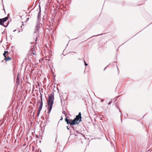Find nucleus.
<instances>
[{"instance_id": "4be33fe9", "label": "nucleus", "mask_w": 152, "mask_h": 152, "mask_svg": "<svg viewBox=\"0 0 152 152\" xmlns=\"http://www.w3.org/2000/svg\"><path fill=\"white\" fill-rule=\"evenodd\" d=\"M76 132L77 133V134H81V133H80L78 131H77V130H76Z\"/></svg>"}, {"instance_id": "5701e85b", "label": "nucleus", "mask_w": 152, "mask_h": 152, "mask_svg": "<svg viewBox=\"0 0 152 152\" xmlns=\"http://www.w3.org/2000/svg\"><path fill=\"white\" fill-rule=\"evenodd\" d=\"M111 104V101H109L108 103V105H110Z\"/></svg>"}, {"instance_id": "72a5a7b5", "label": "nucleus", "mask_w": 152, "mask_h": 152, "mask_svg": "<svg viewBox=\"0 0 152 152\" xmlns=\"http://www.w3.org/2000/svg\"><path fill=\"white\" fill-rule=\"evenodd\" d=\"M63 120V118L61 117V118L60 119V121H62Z\"/></svg>"}, {"instance_id": "a18cd8bd", "label": "nucleus", "mask_w": 152, "mask_h": 152, "mask_svg": "<svg viewBox=\"0 0 152 152\" xmlns=\"http://www.w3.org/2000/svg\"><path fill=\"white\" fill-rule=\"evenodd\" d=\"M151 23H152V22L149 25H148V26H149V25L151 24Z\"/></svg>"}, {"instance_id": "3c124183", "label": "nucleus", "mask_w": 152, "mask_h": 152, "mask_svg": "<svg viewBox=\"0 0 152 152\" xmlns=\"http://www.w3.org/2000/svg\"><path fill=\"white\" fill-rule=\"evenodd\" d=\"M78 59H79V60H80V58H78Z\"/></svg>"}, {"instance_id": "a878e982", "label": "nucleus", "mask_w": 152, "mask_h": 152, "mask_svg": "<svg viewBox=\"0 0 152 152\" xmlns=\"http://www.w3.org/2000/svg\"><path fill=\"white\" fill-rule=\"evenodd\" d=\"M37 37H36V39L35 40V41H36V43H37Z\"/></svg>"}, {"instance_id": "ddd939ff", "label": "nucleus", "mask_w": 152, "mask_h": 152, "mask_svg": "<svg viewBox=\"0 0 152 152\" xmlns=\"http://www.w3.org/2000/svg\"><path fill=\"white\" fill-rule=\"evenodd\" d=\"M116 106L117 107V108L119 110V112L121 113V115H122V112H121V110L119 109V107H118V106H117V105H116ZM121 122L122 123V118H121Z\"/></svg>"}, {"instance_id": "6ab92c4d", "label": "nucleus", "mask_w": 152, "mask_h": 152, "mask_svg": "<svg viewBox=\"0 0 152 152\" xmlns=\"http://www.w3.org/2000/svg\"><path fill=\"white\" fill-rule=\"evenodd\" d=\"M9 22L8 21L7 23V26H5L4 25V27H7V26H8V25H9Z\"/></svg>"}, {"instance_id": "7c9ffc66", "label": "nucleus", "mask_w": 152, "mask_h": 152, "mask_svg": "<svg viewBox=\"0 0 152 152\" xmlns=\"http://www.w3.org/2000/svg\"><path fill=\"white\" fill-rule=\"evenodd\" d=\"M57 90L58 91V92H59V89L57 87Z\"/></svg>"}, {"instance_id": "473e14b6", "label": "nucleus", "mask_w": 152, "mask_h": 152, "mask_svg": "<svg viewBox=\"0 0 152 152\" xmlns=\"http://www.w3.org/2000/svg\"><path fill=\"white\" fill-rule=\"evenodd\" d=\"M104 101V100L103 99H102V100H101V102H103Z\"/></svg>"}, {"instance_id": "f704fd0d", "label": "nucleus", "mask_w": 152, "mask_h": 152, "mask_svg": "<svg viewBox=\"0 0 152 152\" xmlns=\"http://www.w3.org/2000/svg\"><path fill=\"white\" fill-rule=\"evenodd\" d=\"M107 67V66L106 67H105L104 69V70H105V69H106V67Z\"/></svg>"}, {"instance_id": "de8ad7c7", "label": "nucleus", "mask_w": 152, "mask_h": 152, "mask_svg": "<svg viewBox=\"0 0 152 152\" xmlns=\"http://www.w3.org/2000/svg\"><path fill=\"white\" fill-rule=\"evenodd\" d=\"M3 61H4V60H2V61H1V62H3Z\"/></svg>"}, {"instance_id": "e433bc0d", "label": "nucleus", "mask_w": 152, "mask_h": 152, "mask_svg": "<svg viewBox=\"0 0 152 152\" xmlns=\"http://www.w3.org/2000/svg\"><path fill=\"white\" fill-rule=\"evenodd\" d=\"M34 51H33V52L32 53V54L34 55L35 54V53H34Z\"/></svg>"}, {"instance_id": "37998d69", "label": "nucleus", "mask_w": 152, "mask_h": 152, "mask_svg": "<svg viewBox=\"0 0 152 152\" xmlns=\"http://www.w3.org/2000/svg\"><path fill=\"white\" fill-rule=\"evenodd\" d=\"M84 64L85 63H86V61H85V60H84Z\"/></svg>"}, {"instance_id": "ea45409f", "label": "nucleus", "mask_w": 152, "mask_h": 152, "mask_svg": "<svg viewBox=\"0 0 152 152\" xmlns=\"http://www.w3.org/2000/svg\"><path fill=\"white\" fill-rule=\"evenodd\" d=\"M72 52V53H76V52Z\"/></svg>"}, {"instance_id": "58836bf2", "label": "nucleus", "mask_w": 152, "mask_h": 152, "mask_svg": "<svg viewBox=\"0 0 152 152\" xmlns=\"http://www.w3.org/2000/svg\"><path fill=\"white\" fill-rule=\"evenodd\" d=\"M20 32V31L19 30H18V33H19V32Z\"/></svg>"}, {"instance_id": "864d4df0", "label": "nucleus", "mask_w": 152, "mask_h": 152, "mask_svg": "<svg viewBox=\"0 0 152 152\" xmlns=\"http://www.w3.org/2000/svg\"><path fill=\"white\" fill-rule=\"evenodd\" d=\"M27 152H29L28 151Z\"/></svg>"}, {"instance_id": "c85d7f7f", "label": "nucleus", "mask_w": 152, "mask_h": 152, "mask_svg": "<svg viewBox=\"0 0 152 152\" xmlns=\"http://www.w3.org/2000/svg\"><path fill=\"white\" fill-rule=\"evenodd\" d=\"M8 53V51H4V53H6V54L7 53Z\"/></svg>"}, {"instance_id": "423d86ee", "label": "nucleus", "mask_w": 152, "mask_h": 152, "mask_svg": "<svg viewBox=\"0 0 152 152\" xmlns=\"http://www.w3.org/2000/svg\"><path fill=\"white\" fill-rule=\"evenodd\" d=\"M43 105H41V104H40L39 109L38 111V113H37V116H38L39 115V114L40 113V112L41 111V110H42V107Z\"/></svg>"}, {"instance_id": "c9c22d12", "label": "nucleus", "mask_w": 152, "mask_h": 152, "mask_svg": "<svg viewBox=\"0 0 152 152\" xmlns=\"http://www.w3.org/2000/svg\"><path fill=\"white\" fill-rule=\"evenodd\" d=\"M60 97L61 98V96H60Z\"/></svg>"}, {"instance_id": "09e8293b", "label": "nucleus", "mask_w": 152, "mask_h": 152, "mask_svg": "<svg viewBox=\"0 0 152 152\" xmlns=\"http://www.w3.org/2000/svg\"><path fill=\"white\" fill-rule=\"evenodd\" d=\"M138 34V33H137L135 35H136L137 34Z\"/></svg>"}, {"instance_id": "c756f323", "label": "nucleus", "mask_w": 152, "mask_h": 152, "mask_svg": "<svg viewBox=\"0 0 152 152\" xmlns=\"http://www.w3.org/2000/svg\"><path fill=\"white\" fill-rule=\"evenodd\" d=\"M24 24L23 22H22V26H24Z\"/></svg>"}, {"instance_id": "2eb2a0df", "label": "nucleus", "mask_w": 152, "mask_h": 152, "mask_svg": "<svg viewBox=\"0 0 152 152\" xmlns=\"http://www.w3.org/2000/svg\"><path fill=\"white\" fill-rule=\"evenodd\" d=\"M47 120H46V121L45 122H44L43 123V126L44 127V128H45V126H46L47 124Z\"/></svg>"}, {"instance_id": "39448f33", "label": "nucleus", "mask_w": 152, "mask_h": 152, "mask_svg": "<svg viewBox=\"0 0 152 152\" xmlns=\"http://www.w3.org/2000/svg\"><path fill=\"white\" fill-rule=\"evenodd\" d=\"M43 105H41V104H40L39 109L38 111V113H37V116H38L39 115V114L40 113V112L41 111V110H42V107Z\"/></svg>"}, {"instance_id": "7ed1b4c3", "label": "nucleus", "mask_w": 152, "mask_h": 152, "mask_svg": "<svg viewBox=\"0 0 152 152\" xmlns=\"http://www.w3.org/2000/svg\"><path fill=\"white\" fill-rule=\"evenodd\" d=\"M73 120L75 122L78 123V124L82 120L81 113L79 112L78 114L76 116L75 118L73 119Z\"/></svg>"}, {"instance_id": "9d476101", "label": "nucleus", "mask_w": 152, "mask_h": 152, "mask_svg": "<svg viewBox=\"0 0 152 152\" xmlns=\"http://www.w3.org/2000/svg\"><path fill=\"white\" fill-rule=\"evenodd\" d=\"M11 59V58L9 56H8L7 57H6V58H4V60L5 61H9Z\"/></svg>"}, {"instance_id": "4468645a", "label": "nucleus", "mask_w": 152, "mask_h": 152, "mask_svg": "<svg viewBox=\"0 0 152 152\" xmlns=\"http://www.w3.org/2000/svg\"><path fill=\"white\" fill-rule=\"evenodd\" d=\"M8 17H6L3 18H2L3 19V20L4 21V22H6L8 19Z\"/></svg>"}, {"instance_id": "0eeeda50", "label": "nucleus", "mask_w": 152, "mask_h": 152, "mask_svg": "<svg viewBox=\"0 0 152 152\" xmlns=\"http://www.w3.org/2000/svg\"><path fill=\"white\" fill-rule=\"evenodd\" d=\"M39 11L38 13V15H37V20H39V18L40 17L41 15V8L40 5H39Z\"/></svg>"}, {"instance_id": "6e6552de", "label": "nucleus", "mask_w": 152, "mask_h": 152, "mask_svg": "<svg viewBox=\"0 0 152 152\" xmlns=\"http://www.w3.org/2000/svg\"><path fill=\"white\" fill-rule=\"evenodd\" d=\"M40 100L39 101V102L40 103V104H41V105H43V102L42 94L41 93H40Z\"/></svg>"}, {"instance_id": "a211bd4d", "label": "nucleus", "mask_w": 152, "mask_h": 152, "mask_svg": "<svg viewBox=\"0 0 152 152\" xmlns=\"http://www.w3.org/2000/svg\"><path fill=\"white\" fill-rule=\"evenodd\" d=\"M103 34H97V35H94V36H93L92 37L97 36H99V35H102Z\"/></svg>"}, {"instance_id": "9b49d317", "label": "nucleus", "mask_w": 152, "mask_h": 152, "mask_svg": "<svg viewBox=\"0 0 152 152\" xmlns=\"http://www.w3.org/2000/svg\"><path fill=\"white\" fill-rule=\"evenodd\" d=\"M45 32L46 33L47 35L49 34V33H50L49 30L48 28H46L45 29Z\"/></svg>"}, {"instance_id": "393cba45", "label": "nucleus", "mask_w": 152, "mask_h": 152, "mask_svg": "<svg viewBox=\"0 0 152 152\" xmlns=\"http://www.w3.org/2000/svg\"><path fill=\"white\" fill-rule=\"evenodd\" d=\"M66 128L68 130H69L70 129H69V127L68 126H66Z\"/></svg>"}, {"instance_id": "a19ab883", "label": "nucleus", "mask_w": 152, "mask_h": 152, "mask_svg": "<svg viewBox=\"0 0 152 152\" xmlns=\"http://www.w3.org/2000/svg\"><path fill=\"white\" fill-rule=\"evenodd\" d=\"M4 31H3V32H2V34H4Z\"/></svg>"}, {"instance_id": "f3484780", "label": "nucleus", "mask_w": 152, "mask_h": 152, "mask_svg": "<svg viewBox=\"0 0 152 152\" xmlns=\"http://www.w3.org/2000/svg\"><path fill=\"white\" fill-rule=\"evenodd\" d=\"M62 6H63V7H62L63 8H66L67 7L66 6H68V5L67 4H66L65 5H64V4H63L62 5Z\"/></svg>"}, {"instance_id": "dca6fc26", "label": "nucleus", "mask_w": 152, "mask_h": 152, "mask_svg": "<svg viewBox=\"0 0 152 152\" xmlns=\"http://www.w3.org/2000/svg\"><path fill=\"white\" fill-rule=\"evenodd\" d=\"M62 113L64 114L65 116L66 117V115L67 114L65 111H63L62 112Z\"/></svg>"}, {"instance_id": "49530a36", "label": "nucleus", "mask_w": 152, "mask_h": 152, "mask_svg": "<svg viewBox=\"0 0 152 152\" xmlns=\"http://www.w3.org/2000/svg\"><path fill=\"white\" fill-rule=\"evenodd\" d=\"M39 142L40 143H41V141L40 140V141H39Z\"/></svg>"}, {"instance_id": "b1692460", "label": "nucleus", "mask_w": 152, "mask_h": 152, "mask_svg": "<svg viewBox=\"0 0 152 152\" xmlns=\"http://www.w3.org/2000/svg\"><path fill=\"white\" fill-rule=\"evenodd\" d=\"M80 134L83 137H85V135H84V134H82V133H81Z\"/></svg>"}, {"instance_id": "cd10ccee", "label": "nucleus", "mask_w": 152, "mask_h": 152, "mask_svg": "<svg viewBox=\"0 0 152 152\" xmlns=\"http://www.w3.org/2000/svg\"><path fill=\"white\" fill-rule=\"evenodd\" d=\"M29 19V18H28L27 19H26V21H28V20Z\"/></svg>"}, {"instance_id": "8fccbe9b", "label": "nucleus", "mask_w": 152, "mask_h": 152, "mask_svg": "<svg viewBox=\"0 0 152 152\" xmlns=\"http://www.w3.org/2000/svg\"><path fill=\"white\" fill-rule=\"evenodd\" d=\"M13 48V47L12 46V47H11V48Z\"/></svg>"}, {"instance_id": "4c0bfd02", "label": "nucleus", "mask_w": 152, "mask_h": 152, "mask_svg": "<svg viewBox=\"0 0 152 152\" xmlns=\"http://www.w3.org/2000/svg\"><path fill=\"white\" fill-rule=\"evenodd\" d=\"M16 31V29H15V30H14V31H13V32H15V31Z\"/></svg>"}, {"instance_id": "aec40b11", "label": "nucleus", "mask_w": 152, "mask_h": 152, "mask_svg": "<svg viewBox=\"0 0 152 152\" xmlns=\"http://www.w3.org/2000/svg\"><path fill=\"white\" fill-rule=\"evenodd\" d=\"M20 29L21 30V31H23V28H22V26H21Z\"/></svg>"}, {"instance_id": "20e7f679", "label": "nucleus", "mask_w": 152, "mask_h": 152, "mask_svg": "<svg viewBox=\"0 0 152 152\" xmlns=\"http://www.w3.org/2000/svg\"><path fill=\"white\" fill-rule=\"evenodd\" d=\"M42 26V24L40 22L39 20H38L37 19L36 25L35 28V31L34 32V33H35L36 31L39 32V28H41V27Z\"/></svg>"}, {"instance_id": "f8f14e48", "label": "nucleus", "mask_w": 152, "mask_h": 152, "mask_svg": "<svg viewBox=\"0 0 152 152\" xmlns=\"http://www.w3.org/2000/svg\"><path fill=\"white\" fill-rule=\"evenodd\" d=\"M19 73H18L17 75V77L16 78V82L18 83V82H19L20 79L19 78Z\"/></svg>"}, {"instance_id": "2f4dec72", "label": "nucleus", "mask_w": 152, "mask_h": 152, "mask_svg": "<svg viewBox=\"0 0 152 152\" xmlns=\"http://www.w3.org/2000/svg\"><path fill=\"white\" fill-rule=\"evenodd\" d=\"M71 127L72 128L73 130H74V127H73V126H72V127Z\"/></svg>"}, {"instance_id": "79ce46f5", "label": "nucleus", "mask_w": 152, "mask_h": 152, "mask_svg": "<svg viewBox=\"0 0 152 152\" xmlns=\"http://www.w3.org/2000/svg\"><path fill=\"white\" fill-rule=\"evenodd\" d=\"M84 64L85 63H86V61H85V60H84Z\"/></svg>"}, {"instance_id": "603ef678", "label": "nucleus", "mask_w": 152, "mask_h": 152, "mask_svg": "<svg viewBox=\"0 0 152 152\" xmlns=\"http://www.w3.org/2000/svg\"><path fill=\"white\" fill-rule=\"evenodd\" d=\"M8 15H9V14H8Z\"/></svg>"}, {"instance_id": "412c9836", "label": "nucleus", "mask_w": 152, "mask_h": 152, "mask_svg": "<svg viewBox=\"0 0 152 152\" xmlns=\"http://www.w3.org/2000/svg\"><path fill=\"white\" fill-rule=\"evenodd\" d=\"M3 56H4V58H6V53H4L3 54Z\"/></svg>"}, {"instance_id": "f03ea898", "label": "nucleus", "mask_w": 152, "mask_h": 152, "mask_svg": "<svg viewBox=\"0 0 152 152\" xmlns=\"http://www.w3.org/2000/svg\"><path fill=\"white\" fill-rule=\"evenodd\" d=\"M65 122L68 124H69L71 127L75 125L76 124H78V123H76L74 121L73 119H68L67 117H66L65 119Z\"/></svg>"}, {"instance_id": "c03bdc74", "label": "nucleus", "mask_w": 152, "mask_h": 152, "mask_svg": "<svg viewBox=\"0 0 152 152\" xmlns=\"http://www.w3.org/2000/svg\"><path fill=\"white\" fill-rule=\"evenodd\" d=\"M75 136H77V135L76 134H75Z\"/></svg>"}, {"instance_id": "1a4fd4ad", "label": "nucleus", "mask_w": 152, "mask_h": 152, "mask_svg": "<svg viewBox=\"0 0 152 152\" xmlns=\"http://www.w3.org/2000/svg\"><path fill=\"white\" fill-rule=\"evenodd\" d=\"M4 22L3 19L2 18L0 19V25L4 26Z\"/></svg>"}, {"instance_id": "bb28decb", "label": "nucleus", "mask_w": 152, "mask_h": 152, "mask_svg": "<svg viewBox=\"0 0 152 152\" xmlns=\"http://www.w3.org/2000/svg\"><path fill=\"white\" fill-rule=\"evenodd\" d=\"M84 64H85V65L86 66H87L88 65V64L87 63H85Z\"/></svg>"}, {"instance_id": "f257e3e1", "label": "nucleus", "mask_w": 152, "mask_h": 152, "mask_svg": "<svg viewBox=\"0 0 152 152\" xmlns=\"http://www.w3.org/2000/svg\"><path fill=\"white\" fill-rule=\"evenodd\" d=\"M54 93L52 92L50 95H48V99L47 100V104L48 107L47 109L48 110V113L49 114L50 113L54 104Z\"/></svg>"}]
</instances>
